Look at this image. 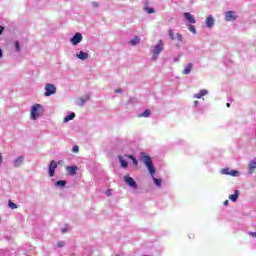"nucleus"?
<instances>
[{
  "instance_id": "nucleus-1",
  "label": "nucleus",
  "mask_w": 256,
  "mask_h": 256,
  "mask_svg": "<svg viewBox=\"0 0 256 256\" xmlns=\"http://www.w3.org/2000/svg\"><path fill=\"white\" fill-rule=\"evenodd\" d=\"M141 159H142L144 165H146L155 185H157V187H161L162 180L155 178L156 169H155V165H153V161L151 160V157L149 155H144V156H142Z\"/></svg>"
},
{
  "instance_id": "nucleus-2",
  "label": "nucleus",
  "mask_w": 256,
  "mask_h": 256,
  "mask_svg": "<svg viewBox=\"0 0 256 256\" xmlns=\"http://www.w3.org/2000/svg\"><path fill=\"white\" fill-rule=\"evenodd\" d=\"M43 113V106L41 104H35L32 106L30 111V117L33 119V121L39 119L41 117V114Z\"/></svg>"
},
{
  "instance_id": "nucleus-3",
  "label": "nucleus",
  "mask_w": 256,
  "mask_h": 256,
  "mask_svg": "<svg viewBox=\"0 0 256 256\" xmlns=\"http://www.w3.org/2000/svg\"><path fill=\"white\" fill-rule=\"evenodd\" d=\"M45 91V97H51V95H55V93H57V87H55L53 84H46Z\"/></svg>"
},
{
  "instance_id": "nucleus-4",
  "label": "nucleus",
  "mask_w": 256,
  "mask_h": 256,
  "mask_svg": "<svg viewBox=\"0 0 256 256\" xmlns=\"http://www.w3.org/2000/svg\"><path fill=\"white\" fill-rule=\"evenodd\" d=\"M168 35L170 37V39H172V41H175V39H177V41H179V43H183V35L179 34V33H173L172 29L168 30Z\"/></svg>"
},
{
  "instance_id": "nucleus-5",
  "label": "nucleus",
  "mask_w": 256,
  "mask_h": 256,
  "mask_svg": "<svg viewBox=\"0 0 256 256\" xmlns=\"http://www.w3.org/2000/svg\"><path fill=\"white\" fill-rule=\"evenodd\" d=\"M222 175H230L231 177H239V171L231 170L230 168H224L221 170Z\"/></svg>"
},
{
  "instance_id": "nucleus-6",
  "label": "nucleus",
  "mask_w": 256,
  "mask_h": 256,
  "mask_svg": "<svg viewBox=\"0 0 256 256\" xmlns=\"http://www.w3.org/2000/svg\"><path fill=\"white\" fill-rule=\"evenodd\" d=\"M57 169V162L55 160H52L50 162L49 168H48V175L49 177H55V170Z\"/></svg>"
},
{
  "instance_id": "nucleus-7",
  "label": "nucleus",
  "mask_w": 256,
  "mask_h": 256,
  "mask_svg": "<svg viewBox=\"0 0 256 256\" xmlns=\"http://www.w3.org/2000/svg\"><path fill=\"white\" fill-rule=\"evenodd\" d=\"M163 47H164L163 40H159L158 44L154 46L152 49L154 55H159L161 51H163Z\"/></svg>"
},
{
  "instance_id": "nucleus-8",
  "label": "nucleus",
  "mask_w": 256,
  "mask_h": 256,
  "mask_svg": "<svg viewBox=\"0 0 256 256\" xmlns=\"http://www.w3.org/2000/svg\"><path fill=\"white\" fill-rule=\"evenodd\" d=\"M124 181L125 183H127V185H130L131 187H133V189H137V182H135V180L131 176L125 175Z\"/></svg>"
},
{
  "instance_id": "nucleus-9",
  "label": "nucleus",
  "mask_w": 256,
  "mask_h": 256,
  "mask_svg": "<svg viewBox=\"0 0 256 256\" xmlns=\"http://www.w3.org/2000/svg\"><path fill=\"white\" fill-rule=\"evenodd\" d=\"M80 41H83V35L81 33H76L71 39L70 42L72 45H78Z\"/></svg>"
},
{
  "instance_id": "nucleus-10",
  "label": "nucleus",
  "mask_w": 256,
  "mask_h": 256,
  "mask_svg": "<svg viewBox=\"0 0 256 256\" xmlns=\"http://www.w3.org/2000/svg\"><path fill=\"white\" fill-rule=\"evenodd\" d=\"M237 19V15L234 11H227L225 16V21H235Z\"/></svg>"
},
{
  "instance_id": "nucleus-11",
  "label": "nucleus",
  "mask_w": 256,
  "mask_h": 256,
  "mask_svg": "<svg viewBox=\"0 0 256 256\" xmlns=\"http://www.w3.org/2000/svg\"><path fill=\"white\" fill-rule=\"evenodd\" d=\"M66 171L69 173V175L75 176L77 175V171H79V167L77 166H67Z\"/></svg>"
},
{
  "instance_id": "nucleus-12",
  "label": "nucleus",
  "mask_w": 256,
  "mask_h": 256,
  "mask_svg": "<svg viewBox=\"0 0 256 256\" xmlns=\"http://www.w3.org/2000/svg\"><path fill=\"white\" fill-rule=\"evenodd\" d=\"M213 25H215V18H213L212 15H209L206 18V27H208V29H211V27H213Z\"/></svg>"
},
{
  "instance_id": "nucleus-13",
  "label": "nucleus",
  "mask_w": 256,
  "mask_h": 256,
  "mask_svg": "<svg viewBox=\"0 0 256 256\" xmlns=\"http://www.w3.org/2000/svg\"><path fill=\"white\" fill-rule=\"evenodd\" d=\"M184 17L186 20H188V23H196L195 17H193V15H191V13L185 12Z\"/></svg>"
},
{
  "instance_id": "nucleus-14",
  "label": "nucleus",
  "mask_w": 256,
  "mask_h": 256,
  "mask_svg": "<svg viewBox=\"0 0 256 256\" xmlns=\"http://www.w3.org/2000/svg\"><path fill=\"white\" fill-rule=\"evenodd\" d=\"M77 57L78 59H81V61H85L86 59H89V53L80 51Z\"/></svg>"
},
{
  "instance_id": "nucleus-15",
  "label": "nucleus",
  "mask_w": 256,
  "mask_h": 256,
  "mask_svg": "<svg viewBox=\"0 0 256 256\" xmlns=\"http://www.w3.org/2000/svg\"><path fill=\"white\" fill-rule=\"evenodd\" d=\"M256 170V158L249 163V173H255Z\"/></svg>"
},
{
  "instance_id": "nucleus-16",
  "label": "nucleus",
  "mask_w": 256,
  "mask_h": 256,
  "mask_svg": "<svg viewBox=\"0 0 256 256\" xmlns=\"http://www.w3.org/2000/svg\"><path fill=\"white\" fill-rule=\"evenodd\" d=\"M118 159L120 161V165L121 167H123V169H127V167H129V164L127 163V161H125V159H123V156H118Z\"/></svg>"
},
{
  "instance_id": "nucleus-17",
  "label": "nucleus",
  "mask_w": 256,
  "mask_h": 256,
  "mask_svg": "<svg viewBox=\"0 0 256 256\" xmlns=\"http://www.w3.org/2000/svg\"><path fill=\"white\" fill-rule=\"evenodd\" d=\"M149 2H145L144 11L148 13V15H151L152 13H155V9L150 8Z\"/></svg>"
},
{
  "instance_id": "nucleus-18",
  "label": "nucleus",
  "mask_w": 256,
  "mask_h": 256,
  "mask_svg": "<svg viewBox=\"0 0 256 256\" xmlns=\"http://www.w3.org/2000/svg\"><path fill=\"white\" fill-rule=\"evenodd\" d=\"M192 69H193V64L192 63L187 64L186 68L182 72L183 75H189Z\"/></svg>"
},
{
  "instance_id": "nucleus-19",
  "label": "nucleus",
  "mask_w": 256,
  "mask_h": 256,
  "mask_svg": "<svg viewBox=\"0 0 256 256\" xmlns=\"http://www.w3.org/2000/svg\"><path fill=\"white\" fill-rule=\"evenodd\" d=\"M229 199L230 201H233V202L237 201V199H239V190H235L234 194L229 195Z\"/></svg>"
},
{
  "instance_id": "nucleus-20",
  "label": "nucleus",
  "mask_w": 256,
  "mask_h": 256,
  "mask_svg": "<svg viewBox=\"0 0 256 256\" xmlns=\"http://www.w3.org/2000/svg\"><path fill=\"white\" fill-rule=\"evenodd\" d=\"M23 156L18 157L15 161H14V167H21V165H23Z\"/></svg>"
},
{
  "instance_id": "nucleus-21",
  "label": "nucleus",
  "mask_w": 256,
  "mask_h": 256,
  "mask_svg": "<svg viewBox=\"0 0 256 256\" xmlns=\"http://www.w3.org/2000/svg\"><path fill=\"white\" fill-rule=\"evenodd\" d=\"M75 119V113L72 112L68 116H66L63 120L64 123H68V121H73Z\"/></svg>"
},
{
  "instance_id": "nucleus-22",
  "label": "nucleus",
  "mask_w": 256,
  "mask_h": 256,
  "mask_svg": "<svg viewBox=\"0 0 256 256\" xmlns=\"http://www.w3.org/2000/svg\"><path fill=\"white\" fill-rule=\"evenodd\" d=\"M207 95V90H200L198 94H195L194 97L196 99H201V97H205Z\"/></svg>"
},
{
  "instance_id": "nucleus-23",
  "label": "nucleus",
  "mask_w": 256,
  "mask_h": 256,
  "mask_svg": "<svg viewBox=\"0 0 256 256\" xmlns=\"http://www.w3.org/2000/svg\"><path fill=\"white\" fill-rule=\"evenodd\" d=\"M126 157L128 159H131L132 163L137 167V165H139V161H137V158H135V156L133 155H126Z\"/></svg>"
},
{
  "instance_id": "nucleus-24",
  "label": "nucleus",
  "mask_w": 256,
  "mask_h": 256,
  "mask_svg": "<svg viewBox=\"0 0 256 256\" xmlns=\"http://www.w3.org/2000/svg\"><path fill=\"white\" fill-rule=\"evenodd\" d=\"M131 45H138V43H141V38L139 36H135L131 41Z\"/></svg>"
},
{
  "instance_id": "nucleus-25",
  "label": "nucleus",
  "mask_w": 256,
  "mask_h": 256,
  "mask_svg": "<svg viewBox=\"0 0 256 256\" xmlns=\"http://www.w3.org/2000/svg\"><path fill=\"white\" fill-rule=\"evenodd\" d=\"M56 187H65V185H67V181L66 180H59L55 183Z\"/></svg>"
},
{
  "instance_id": "nucleus-26",
  "label": "nucleus",
  "mask_w": 256,
  "mask_h": 256,
  "mask_svg": "<svg viewBox=\"0 0 256 256\" xmlns=\"http://www.w3.org/2000/svg\"><path fill=\"white\" fill-rule=\"evenodd\" d=\"M151 110L147 109L142 114H140L138 117H150Z\"/></svg>"
},
{
  "instance_id": "nucleus-27",
  "label": "nucleus",
  "mask_w": 256,
  "mask_h": 256,
  "mask_svg": "<svg viewBox=\"0 0 256 256\" xmlns=\"http://www.w3.org/2000/svg\"><path fill=\"white\" fill-rule=\"evenodd\" d=\"M8 207H10V209H17V204H15L14 202H12L11 200L8 202Z\"/></svg>"
},
{
  "instance_id": "nucleus-28",
  "label": "nucleus",
  "mask_w": 256,
  "mask_h": 256,
  "mask_svg": "<svg viewBox=\"0 0 256 256\" xmlns=\"http://www.w3.org/2000/svg\"><path fill=\"white\" fill-rule=\"evenodd\" d=\"M189 31H191V33H193L195 35V33H197V30L195 29V26L193 25H189L188 27Z\"/></svg>"
},
{
  "instance_id": "nucleus-29",
  "label": "nucleus",
  "mask_w": 256,
  "mask_h": 256,
  "mask_svg": "<svg viewBox=\"0 0 256 256\" xmlns=\"http://www.w3.org/2000/svg\"><path fill=\"white\" fill-rule=\"evenodd\" d=\"M72 152H73V153H79V146H74V147L72 148Z\"/></svg>"
},
{
  "instance_id": "nucleus-30",
  "label": "nucleus",
  "mask_w": 256,
  "mask_h": 256,
  "mask_svg": "<svg viewBox=\"0 0 256 256\" xmlns=\"http://www.w3.org/2000/svg\"><path fill=\"white\" fill-rule=\"evenodd\" d=\"M56 247H65V242H57Z\"/></svg>"
},
{
  "instance_id": "nucleus-31",
  "label": "nucleus",
  "mask_w": 256,
  "mask_h": 256,
  "mask_svg": "<svg viewBox=\"0 0 256 256\" xmlns=\"http://www.w3.org/2000/svg\"><path fill=\"white\" fill-rule=\"evenodd\" d=\"M3 31H5V27L0 26V35H3Z\"/></svg>"
},
{
  "instance_id": "nucleus-32",
  "label": "nucleus",
  "mask_w": 256,
  "mask_h": 256,
  "mask_svg": "<svg viewBox=\"0 0 256 256\" xmlns=\"http://www.w3.org/2000/svg\"><path fill=\"white\" fill-rule=\"evenodd\" d=\"M67 225H65L63 228H62V233H67Z\"/></svg>"
},
{
  "instance_id": "nucleus-33",
  "label": "nucleus",
  "mask_w": 256,
  "mask_h": 256,
  "mask_svg": "<svg viewBox=\"0 0 256 256\" xmlns=\"http://www.w3.org/2000/svg\"><path fill=\"white\" fill-rule=\"evenodd\" d=\"M15 47H16V51H19L20 47H19V42L15 43Z\"/></svg>"
},
{
  "instance_id": "nucleus-34",
  "label": "nucleus",
  "mask_w": 256,
  "mask_h": 256,
  "mask_svg": "<svg viewBox=\"0 0 256 256\" xmlns=\"http://www.w3.org/2000/svg\"><path fill=\"white\" fill-rule=\"evenodd\" d=\"M115 93H123V89L119 88L115 90Z\"/></svg>"
},
{
  "instance_id": "nucleus-35",
  "label": "nucleus",
  "mask_w": 256,
  "mask_h": 256,
  "mask_svg": "<svg viewBox=\"0 0 256 256\" xmlns=\"http://www.w3.org/2000/svg\"><path fill=\"white\" fill-rule=\"evenodd\" d=\"M223 205H225V207H227V205H229V201L228 200L224 201Z\"/></svg>"
},
{
  "instance_id": "nucleus-36",
  "label": "nucleus",
  "mask_w": 256,
  "mask_h": 256,
  "mask_svg": "<svg viewBox=\"0 0 256 256\" xmlns=\"http://www.w3.org/2000/svg\"><path fill=\"white\" fill-rule=\"evenodd\" d=\"M3 163V156L0 154V165Z\"/></svg>"
},
{
  "instance_id": "nucleus-37",
  "label": "nucleus",
  "mask_w": 256,
  "mask_h": 256,
  "mask_svg": "<svg viewBox=\"0 0 256 256\" xmlns=\"http://www.w3.org/2000/svg\"><path fill=\"white\" fill-rule=\"evenodd\" d=\"M194 105L197 107L199 105V101H194Z\"/></svg>"
},
{
  "instance_id": "nucleus-38",
  "label": "nucleus",
  "mask_w": 256,
  "mask_h": 256,
  "mask_svg": "<svg viewBox=\"0 0 256 256\" xmlns=\"http://www.w3.org/2000/svg\"><path fill=\"white\" fill-rule=\"evenodd\" d=\"M0 57H3V50L0 49Z\"/></svg>"
},
{
  "instance_id": "nucleus-39",
  "label": "nucleus",
  "mask_w": 256,
  "mask_h": 256,
  "mask_svg": "<svg viewBox=\"0 0 256 256\" xmlns=\"http://www.w3.org/2000/svg\"><path fill=\"white\" fill-rule=\"evenodd\" d=\"M107 195L108 196L111 195V191L110 190L107 191Z\"/></svg>"
},
{
  "instance_id": "nucleus-40",
  "label": "nucleus",
  "mask_w": 256,
  "mask_h": 256,
  "mask_svg": "<svg viewBox=\"0 0 256 256\" xmlns=\"http://www.w3.org/2000/svg\"><path fill=\"white\" fill-rule=\"evenodd\" d=\"M226 107H231V104H230V103H227V104H226Z\"/></svg>"
},
{
  "instance_id": "nucleus-41",
  "label": "nucleus",
  "mask_w": 256,
  "mask_h": 256,
  "mask_svg": "<svg viewBox=\"0 0 256 256\" xmlns=\"http://www.w3.org/2000/svg\"><path fill=\"white\" fill-rule=\"evenodd\" d=\"M95 7H98V4L97 3H94Z\"/></svg>"
},
{
  "instance_id": "nucleus-42",
  "label": "nucleus",
  "mask_w": 256,
  "mask_h": 256,
  "mask_svg": "<svg viewBox=\"0 0 256 256\" xmlns=\"http://www.w3.org/2000/svg\"><path fill=\"white\" fill-rule=\"evenodd\" d=\"M253 237H256V232L253 234Z\"/></svg>"
},
{
  "instance_id": "nucleus-43",
  "label": "nucleus",
  "mask_w": 256,
  "mask_h": 256,
  "mask_svg": "<svg viewBox=\"0 0 256 256\" xmlns=\"http://www.w3.org/2000/svg\"><path fill=\"white\" fill-rule=\"evenodd\" d=\"M116 256H119V255H116Z\"/></svg>"
}]
</instances>
